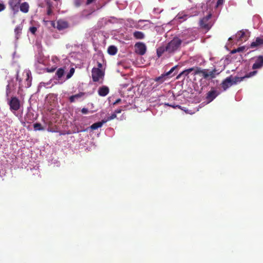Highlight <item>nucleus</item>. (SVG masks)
<instances>
[{"label":"nucleus","instance_id":"1","mask_svg":"<svg viewBox=\"0 0 263 263\" xmlns=\"http://www.w3.org/2000/svg\"><path fill=\"white\" fill-rule=\"evenodd\" d=\"M182 41L178 37H174L165 46V49L168 53H173L176 51L180 46Z\"/></svg>","mask_w":263,"mask_h":263},{"label":"nucleus","instance_id":"2","mask_svg":"<svg viewBox=\"0 0 263 263\" xmlns=\"http://www.w3.org/2000/svg\"><path fill=\"white\" fill-rule=\"evenodd\" d=\"M212 16L211 13L208 14L206 16L203 17L199 21L200 27L206 30H209L212 27L213 24L211 21H210Z\"/></svg>","mask_w":263,"mask_h":263},{"label":"nucleus","instance_id":"3","mask_svg":"<svg viewBox=\"0 0 263 263\" xmlns=\"http://www.w3.org/2000/svg\"><path fill=\"white\" fill-rule=\"evenodd\" d=\"M92 79L93 82H102L104 76V71L103 70H99L93 67L91 71Z\"/></svg>","mask_w":263,"mask_h":263},{"label":"nucleus","instance_id":"4","mask_svg":"<svg viewBox=\"0 0 263 263\" xmlns=\"http://www.w3.org/2000/svg\"><path fill=\"white\" fill-rule=\"evenodd\" d=\"M135 52L140 55H143L145 54L147 48L146 45L143 42H137L135 44Z\"/></svg>","mask_w":263,"mask_h":263},{"label":"nucleus","instance_id":"5","mask_svg":"<svg viewBox=\"0 0 263 263\" xmlns=\"http://www.w3.org/2000/svg\"><path fill=\"white\" fill-rule=\"evenodd\" d=\"M8 104L10 106V109L11 110L17 111L21 107L20 101L15 97H11L8 102Z\"/></svg>","mask_w":263,"mask_h":263},{"label":"nucleus","instance_id":"6","mask_svg":"<svg viewBox=\"0 0 263 263\" xmlns=\"http://www.w3.org/2000/svg\"><path fill=\"white\" fill-rule=\"evenodd\" d=\"M208 71H209L208 69H201L200 67H196L195 72L192 74L194 76L198 74L202 76L204 79H208Z\"/></svg>","mask_w":263,"mask_h":263},{"label":"nucleus","instance_id":"7","mask_svg":"<svg viewBox=\"0 0 263 263\" xmlns=\"http://www.w3.org/2000/svg\"><path fill=\"white\" fill-rule=\"evenodd\" d=\"M115 118V114L114 113L111 115V116H110L109 118H108V119L106 121H104V120H102V121L101 122H96V123H95L93 124H92L90 128L92 129V130H96L97 129H98V128H100L101 127H102V126L103 125V124L105 123L107 120H111V119H113Z\"/></svg>","mask_w":263,"mask_h":263},{"label":"nucleus","instance_id":"8","mask_svg":"<svg viewBox=\"0 0 263 263\" xmlns=\"http://www.w3.org/2000/svg\"><path fill=\"white\" fill-rule=\"evenodd\" d=\"M219 95V92L215 90L212 89L209 91L207 94L206 99L209 103L212 102Z\"/></svg>","mask_w":263,"mask_h":263},{"label":"nucleus","instance_id":"9","mask_svg":"<svg viewBox=\"0 0 263 263\" xmlns=\"http://www.w3.org/2000/svg\"><path fill=\"white\" fill-rule=\"evenodd\" d=\"M263 66V56L259 55L257 57L255 63L252 66V69H256L260 68Z\"/></svg>","mask_w":263,"mask_h":263},{"label":"nucleus","instance_id":"10","mask_svg":"<svg viewBox=\"0 0 263 263\" xmlns=\"http://www.w3.org/2000/svg\"><path fill=\"white\" fill-rule=\"evenodd\" d=\"M233 85L232 77L227 78L221 84L222 87L225 90Z\"/></svg>","mask_w":263,"mask_h":263},{"label":"nucleus","instance_id":"11","mask_svg":"<svg viewBox=\"0 0 263 263\" xmlns=\"http://www.w3.org/2000/svg\"><path fill=\"white\" fill-rule=\"evenodd\" d=\"M21 0H9V5L13 11H18Z\"/></svg>","mask_w":263,"mask_h":263},{"label":"nucleus","instance_id":"12","mask_svg":"<svg viewBox=\"0 0 263 263\" xmlns=\"http://www.w3.org/2000/svg\"><path fill=\"white\" fill-rule=\"evenodd\" d=\"M26 79L24 82L25 87L26 88H29L31 85L32 77L31 72L29 71L25 72Z\"/></svg>","mask_w":263,"mask_h":263},{"label":"nucleus","instance_id":"13","mask_svg":"<svg viewBox=\"0 0 263 263\" xmlns=\"http://www.w3.org/2000/svg\"><path fill=\"white\" fill-rule=\"evenodd\" d=\"M68 24L66 21L63 20H58L57 21V28L59 30H62L68 28Z\"/></svg>","mask_w":263,"mask_h":263},{"label":"nucleus","instance_id":"14","mask_svg":"<svg viewBox=\"0 0 263 263\" xmlns=\"http://www.w3.org/2000/svg\"><path fill=\"white\" fill-rule=\"evenodd\" d=\"M263 45V38L257 37L255 40L251 43L250 47L252 48L258 47Z\"/></svg>","mask_w":263,"mask_h":263},{"label":"nucleus","instance_id":"15","mask_svg":"<svg viewBox=\"0 0 263 263\" xmlns=\"http://www.w3.org/2000/svg\"><path fill=\"white\" fill-rule=\"evenodd\" d=\"M236 37L238 41H246L248 38L245 32L243 30L238 32L236 35Z\"/></svg>","mask_w":263,"mask_h":263},{"label":"nucleus","instance_id":"16","mask_svg":"<svg viewBox=\"0 0 263 263\" xmlns=\"http://www.w3.org/2000/svg\"><path fill=\"white\" fill-rule=\"evenodd\" d=\"M65 74V68H59L55 72V79L58 80H61L62 78Z\"/></svg>","mask_w":263,"mask_h":263},{"label":"nucleus","instance_id":"17","mask_svg":"<svg viewBox=\"0 0 263 263\" xmlns=\"http://www.w3.org/2000/svg\"><path fill=\"white\" fill-rule=\"evenodd\" d=\"M109 92V89L107 86H102L99 88L98 94L100 96H106Z\"/></svg>","mask_w":263,"mask_h":263},{"label":"nucleus","instance_id":"18","mask_svg":"<svg viewBox=\"0 0 263 263\" xmlns=\"http://www.w3.org/2000/svg\"><path fill=\"white\" fill-rule=\"evenodd\" d=\"M167 79V76L165 75V73L161 74L160 76L156 78L154 81L157 82V84L156 87L160 84H162Z\"/></svg>","mask_w":263,"mask_h":263},{"label":"nucleus","instance_id":"19","mask_svg":"<svg viewBox=\"0 0 263 263\" xmlns=\"http://www.w3.org/2000/svg\"><path fill=\"white\" fill-rule=\"evenodd\" d=\"M20 10L23 13H27L29 11V6L27 2H24L21 4Z\"/></svg>","mask_w":263,"mask_h":263},{"label":"nucleus","instance_id":"20","mask_svg":"<svg viewBox=\"0 0 263 263\" xmlns=\"http://www.w3.org/2000/svg\"><path fill=\"white\" fill-rule=\"evenodd\" d=\"M84 95H85L84 92H79V93L71 96L69 98V101L70 102H73L75 101L76 99H78L82 97L83 96H84Z\"/></svg>","mask_w":263,"mask_h":263},{"label":"nucleus","instance_id":"21","mask_svg":"<svg viewBox=\"0 0 263 263\" xmlns=\"http://www.w3.org/2000/svg\"><path fill=\"white\" fill-rule=\"evenodd\" d=\"M134 37L138 40L143 39L145 37L144 34L141 32L139 31H136L133 33Z\"/></svg>","mask_w":263,"mask_h":263},{"label":"nucleus","instance_id":"22","mask_svg":"<svg viewBox=\"0 0 263 263\" xmlns=\"http://www.w3.org/2000/svg\"><path fill=\"white\" fill-rule=\"evenodd\" d=\"M22 29H23L22 25H19L15 27L14 32H15V36H16V37L17 39H18L20 37V36L22 33Z\"/></svg>","mask_w":263,"mask_h":263},{"label":"nucleus","instance_id":"23","mask_svg":"<svg viewBox=\"0 0 263 263\" xmlns=\"http://www.w3.org/2000/svg\"><path fill=\"white\" fill-rule=\"evenodd\" d=\"M219 73L217 72V70L216 68H214L213 70L208 72V79H213L215 78L216 75H218Z\"/></svg>","mask_w":263,"mask_h":263},{"label":"nucleus","instance_id":"24","mask_svg":"<svg viewBox=\"0 0 263 263\" xmlns=\"http://www.w3.org/2000/svg\"><path fill=\"white\" fill-rule=\"evenodd\" d=\"M165 51H166V50L165 49V47L164 46H161L159 47L157 49V56L160 58Z\"/></svg>","mask_w":263,"mask_h":263},{"label":"nucleus","instance_id":"25","mask_svg":"<svg viewBox=\"0 0 263 263\" xmlns=\"http://www.w3.org/2000/svg\"><path fill=\"white\" fill-rule=\"evenodd\" d=\"M33 127L35 130H43L44 128L42 127L40 123H35L33 124Z\"/></svg>","mask_w":263,"mask_h":263},{"label":"nucleus","instance_id":"26","mask_svg":"<svg viewBox=\"0 0 263 263\" xmlns=\"http://www.w3.org/2000/svg\"><path fill=\"white\" fill-rule=\"evenodd\" d=\"M245 78V77H235L234 78H232L233 84H235L238 82H241Z\"/></svg>","mask_w":263,"mask_h":263},{"label":"nucleus","instance_id":"27","mask_svg":"<svg viewBox=\"0 0 263 263\" xmlns=\"http://www.w3.org/2000/svg\"><path fill=\"white\" fill-rule=\"evenodd\" d=\"M107 52L110 55L115 54V46H110L107 49Z\"/></svg>","mask_w":263,"mask_h":263},{"label":"nucleus","instance_id":"28","mask_svg":"<svg viewBox=\"0 0 263 263\" xmlns=\"http://www.w3.org/2000/svg\"><path fill=\"white\" fill-rule=\"evenodd\" d=\"M245 46L239 47L237 48V49L232 50L231 51V53L233 54V53H235L236 52H242L245 50Z\"/></svg>","mask_w":263,"mask_h":263},{"label":"nucleus","instance_id":"29","mask_svg":"<svg viewBox=\"0 0 263 263\" xmlns=\"http://www.w3.org/2000/svg\"><path fill=\"white\" fill-rule=\"evenodd\" d=\"M74 71L75 69L74 68H70L69 72L66 75V79L68 80L70 79L73 76V73H74Z\"/></svg>","mask_w":263,"mask_h":263},{"label":"nucleus","instance_id":"30","mask_svg":"<svg viewBox=\"0 0 263 263\" xmlns=\"http://www.w3.org/2000/svg\"><path fill=\"white\" fill-rule=\"evenodd\" d=\"M16 80L17 81H18L19 82V85H20V87H23V84H22V80L21 79V78H20L19 77V75H18V71H17V74H16Z\"/></svg>","mask_w":263,"mask_h":263},{"label":"nucleus","instance_id":"31","mask_svg":"<svg viewBox=\"0 0 263 263\" xmlns=\"http://www.w3.org/2000/svg\"><path fill=\"white\" fill-rule=\"evenodd\" d=\"M256 73H257L256 71H253L250 72L249 73L247 74L244 77H245V78H250L251 77L254 76Z\"/></svg>","mask_w":263,"mask_h":263},{"label":"nucleus","instance_id":"32","mask_svg":"<svg viewBox=\"0 0 263 263\" xmlns=\"http://www.w3.org/2000/svg\"><path fill=\"white\" fill-rule=\"evenodd\" d=\"M177 68V66H175L173 67H172L170 71L168 72L165 73V75H166L167 77L170 76L174 71V70Z\"/></svg>","mask_w":263,"mask_h":263},{"label":"nucleus","instance_id":"33","mask_svg":"<svg viewBox=\"0 0 263 263\" xmlns=\"http://www.w3.org/2000/svg\"><path fill=\"white\" fill-rule=\"evenodd\" d=\"M190 73L187 71L186 69L183 70L182 72H181L178 77H180L181 76H183L184 77L187 76Z\"/></svg>","mask_w":263,"mask_h":263},{"label":"nucleus","instance_id":"34","mask_svg":"<svg viewBox=\"0 0 263 263\" xmlns=\"http://www.w3.org/2000/svg\"><path fill=\"white\" fill-rule=\"evenodd\" d=\"M190 73L187 71L186 69L183 70L182 72H181L178 77H180L181 76H183L184 77L187 76Z\"/></svg>","mask_w":263,"mask_h":263},{"label":"nucleus","instance_id":"35","mask_svg":"<svg viewBox=\"0 0 263 263\" xmlns=\"http://www.w3.org/2000/svg\"><path fill=\"white\" fill-rule=\"evenodd\" d=\"M164 105H166V106H171L174 108H176L177 107L178 108H180V106L178 105H175L174 104H169V103H164Z\"/></svg>","mask_w":263,"mask_h":263},{"label":"nucleus","instance_id":"36","mask_svg":"<svg viewBox=\"0 0 263 263\" xmlns=\"http://www.w3.org/2000/svg\"><path fill=\"white\" fill-rule=\"evenodd\" d=\"M29 30L33 34H34L36 32L37 28L35 27H31L29 28Z\"/></svg>","mask_w":263,"mask_h":263},{"label":"nucleus","instance_id":"37","mask_svg":"<svg viewBox=\"0 0 263 263\" xmlns=\"http://www.w3.org/2000/svg\"><path fill=\"white\" fill-rule=\"evenodd\" d=\"M187 15H186V14H184L182 16H181L180 15H178V19H182L183 21H184L186 19L187 17Z\"/></svg>","mask_w":263,"mask_h":263},{"label":"nucleus","instance_id":"38","mask_svg":"<svg viewBox=\"0 0 263 263\" xmlns=\"http://www.w3.org/2000/svg\"><path fill=\"white\" fill-rule=\"evenodd\" d=\"M96 69H98L99 70H103V65L100 62H97V67H95Z\"/></svg>","mask_w":263,"mask_h":263},{"label":"nucleus","instance_id":"39","mask_svg":"<svg viewBox=\"0 0 263 263\" xmlns=\"http://www.w3.org/2000/svg\"><path fill=\"white\" fill-rule=\"evenodd\" d=\"M224 1V0H218L217 2L216 7H218V6L222 5Z\"/></svg>","mask_w":263,"mask_h":263},{"label":"nucleus","instance_id":"40","mask_svg":"<svg viewBox=\"0 0 263 263\" xmlns=\"http://www.w3.org/2000/svg\"><path fill=\"white\" fill-rule=\"evenodd\" d=\"M52 13V9L50 7V6H49L47 9V14L48 15H50Z\"/></svg>","mask_w":263,"mask_h":263},{"label":"nucleus","instance_id":"41","mask_svg":"<svg viewBox=\"0 0 263 263\" xmlns=\"http://www.w3.org/2000/svg\"><path fill=\"white\" fill-rule=\"evenodd\" d=\"M81 112L83 114H87L88 112V110L86 108H83L81 109Z\"/></svg>","mask_w":263,"mask_h":263},{"label":"nucleus","instance_id":"42","mask_svg":"<svg viewBox=\"0 0 263 263\" xmlns=\"http://www.w3.org/2000/svg\"><path fill=\"white\" fill-rule=\"evenodd\" d=\"M196 68V67H192V68L187 69L186 70L189 73L191 72L192 71H193V72H195Z\"/></svg>","mask_w":263,"mask_h":263},{"label":"nucleus","instance_id":"43","mask_svg":"<svg viewBox=\"0 0 263 263\" xmlns=\"http://www.w3.org/2000/svg\"><path fill=\"white\" fill-rule=\"evenodd\" d=\"M56 67H51V68H47V71L48 72H52L55 71Z\"/></svg>","mask_w":263,"mask_h":263},{"label":"nucleus","instance_id":"44","mask_svg":"<svg viewBox=\"0 0 263 263\" xmlns=\"http://www.w3.org/2000/svg\"><path fill=\"white\" fill-rule=\"evenodd\" d=\"M5 6L3 4H0V12L4 10L5 9Z\"/></svg>","mask_w":263,"mask_h":263},{"label":"nucleus","instance_id":"45","mask_svg":"<svg viewBox=\"0 0 263 263\" xmlns=\"http://www.w3.org/2000/svg\"><path fill=\"white\" fill-rule=\"evenodd\" d=\"M95 0H87L86 1V4L89 5L91 4L92 2H93Z\"/></svg>","mask_w":263,"mask_h":263},{"label":"nucleus","instance_id":"46","mask_svg":"<svg viewBox=\"0 0 263 263\" xmlns=\"http://www.w3.org/2000/svg\"><path fill=\"white\" fill-rule=\"evenodd\" d=\"M120 101H121V99H116V104L119 103V102H120Z\"/></svg>","mask_w":263,"mask_h":263},{"label":"nucleus","instance_id":"47","mask_svg":"<svg viewBox=\"0 0 263 263\" xmlns=\"http://www.w3.org/2000/svg\"><path fill=\"white\" fill-rule=\"evenodd\" d=\"M76 5L77 7H79V6H80V4L79 2H76Z\"/></svg>","mask_w":263,"mask_h":263},{"label":"nucleus","instance_id":"48","mask_svg":"<svg viewBox=\"0 0 263 263\" xmlns=\"http://www.w3.org/2000/svg\"><path fill=\"white\" fill-rule=\"evenodd\" d=\"M51 24L53 27H54L55 23L53 21H52Z\"/></svg>","mask_w":263,"mask_h":263},{"label":"nucleus","instance_id":"49","mask_svg":"<svg viewBox=\"0 0 263 263\" xmlns=\"http://www.w3.org/2000/svg\"><path fill=\"white\" fill-rule=\"evenodd\" d=\"M121 112V110H117L116 109V114L117 113H120Z\"/></svg>","mask_w":263,"mask_h":263},{"label":"nucleus","instance_id":"50","mask_svg":"<svg viewBox=\"0 0 263 263\" xmlns=\"http://www.w3.org/2000/svg\"><path fill=\"white\" fill-rule=\"evenodd\" d=\"M9 85H8L7 86V89L9 88Z\"/></svg>","mask_w":263,"mask_h":263},{"label":"nucleus","instance_id":"51","mask_svg":"<svg viewBox=\"0 0 263 263\" xmlns=\"http://www.w3.org/2000/svg\"><path fill=\"white\" fill-rule=\"evenodd\" d=\"M229 40H232V38H231V37H230Z\"/></svg>","mask_w":263,"mask_h":263},{"label":"nucleus","instance_id":"52","mask_svg":"<svg viewBox=\"0 0 263 263\" xmlns=\"http://www.w3.org/2000/svg\"><path fill=\"white\" fill-rule=\"evenodd\" d=\"M116 53L117 52V49L116 48Z\"/></svg>","mask_w":263,"mask_h":263}]
</instances>
